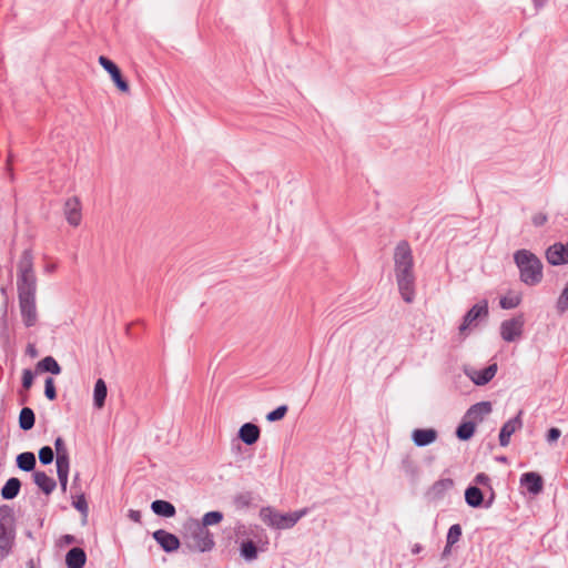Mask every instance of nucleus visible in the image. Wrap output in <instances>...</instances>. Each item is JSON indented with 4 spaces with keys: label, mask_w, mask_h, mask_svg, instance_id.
<instances>
[{
    "label": "nucleus",
    "mask_w": 568,
    "mask_h": 568,
    "mask_svg": "<svg viewBox=\"0 0 568 568\" xmlns=\"http://www.w3.org/2000/svg\"><path fill=\"white\" fill-rule=\"evenodd\" d=\"M514 262L519 271L520 281L527 286L538 285L544 277L541 260L531 251L517 250L514 253Z\"/></svg>",
    "instance_id": "1"
},
{
    "label": "nucleus",
    "mask_w": 568,
    "mask_h": 568,
    "mask_svg": "<svg viewBox=\"0 0 568 568\" xmlns=\"http://www.w3.org/2000/svg\"><path fill=\"white\" fill-rule=\"evenodd\" d=\"M16 541V519L8 505L0 506V556L7 558Z\"/></svg>",
    "instance_id": "2"
},
{
    "label": "nucleus",
    "mask_w": 568,
    "mask_h": 568,
    "mask_svg": "<svg viewBox=\"0 0 568 568\" xmlns=\"http://www.w3.org/2000/svg\"><path fill=\"white\" fill-rule=\"evenodd\" d=\"M307 514V509H301L288 514H282L267 506L260 510L261 520L271 528L284 530L294 527L301 518Z\"/></svg>",
    "instance_id": "3"
},
{
    "label": "nucleus",
    "mask_w": 568,
    "mask_h": 568,
    "mask_svg": "<svg viewBox=\"0 0 568 568\" xmlns=\"http://www.w3.org/2000/svg\"><path fill=\"white\" fill-rule=\"evenodd\" d=\"M396 280L414 275V258L407 241H400L394 252Z\"/></svg>",
    "instance_id": "4"
},
{
    "label": "nucleus",
    "mask_w": 568,
    "mask_h": 568,
    "mask_svg": "<svg viewBox=\"0 0 568 568\" xmlns=\"http://www.w3.org/2000/svg\"><path fill=\"white\" fill-rule=\"evenodd\" d=\"M525 326V317L518 314L500 324V336L507 343L517 342L521 338Z\"/></svg>",
    "instance_id": "5"
},
{
    "label": "nucleus",
    "mask_w": 568,
    "mask_h": 568,
    "mask_svg": "<svg viewBox=\"0 0 568 568\" xmlns=\"http://www.w3.org/2000/svg\"><path fill=\"white\" fill-rule=\"evenodd\" d=\"M19 310L26 327H33L38 322L36 294L18 295Z\"/></svg>",
    "instance_id": "6"
},
{
    "label": "nucleus",
    "mask_w": 568,
    "mask_h": 568,
    "mask_svg": "<svg viewBox=\"0 0 568 568\" xmlns=\"http://www.w3.org/2000/svg\"><path fill=\"white\" fill-rule=\"evenodd\" d=\"M214 545L213 535L210 530L202 526H197L191 534V542L187 544V547L191 550L205 552L210 551Z\"/></svg>",
    "instance_id": "7"
},
{
    "label": "nucleus",
    "mask_w": 568,
    "mask_h": 568,
    "mask_svg": "<svg viewBox=\"0 0 568 568\" xmlns=\"http://www.w3.org/2000/svg\"><path fill=\"white\" fill-rule=\"evenodd\" d=\"M488 302L486 300L475 304L464 316L459 333L464 334L469 327L476 326L477 321L488 317Z\"/></svg>",
    "instance_id": "8"
},
{
    "label": "nucleus",
    "mask_w": 568,
    "mask_h": 568,
    "mask_svg": "<svg viewBox=\"0 0 568 568\" xmlns=\"http://www.w3.org/2000/svg\"><path fill=\"white\" fill-rule=\"evenodd\" d=\"M497 364L493 363L483 369H476L473 367H466L465 374L471 379L475 385L484 386L488 384L497 373Z\"/></svg>",
    "instance_id": "9"
},
{
    "label": "nucleus",
    "mask_w": 568,
    "mask_h": 568,
    "mask_svg": "<svg viewBox=\"0 0 568 568\" xmlns=\"http://www.w3.org/2000/svg\"><path fill=\"white\" fill-rule=\"evenodd\" d=\"M99 63L100 65L110 74L112 81L116 85V88L122 92L129 91V84L123 79L122 73L119 69V67L109 58L104 55L99 57Z\"/></svg>",
    "instance_id": "10"
},
{
    "label": "nucleus",
    "mask_w": 568,
    "mask_h": 568,
    "mask_svg": "<svg viewBox=\"0 0 568 568\" xmlns=\"http://www.w3.org/2000/svg\"><path fill=\"white\" fill-rule=\"evenodd\" d=\"M521 414L523 412L520 410L515 417L510 418L503 425L499 433L500 446H508L511 435L523 427Z\"/></svg>",
    "instance_id": "11"
},
{
    "label": "nucleus",
    "mask_w": 568,
    "mask_h": 568,
    "mask_svg": "<svg viewBox=\"0 0 568 568\" xmlns=\"http://www.w3.org/2000/svg\"><path fill=\"white\" fill-rule=\"evenodd\" d=\"M152 536L165 552H173L178 550L181 545L180 539L174 534L164 529L155 530Z\"/></svg>",
    "instance_id": "12"
},
{
    "label": "nucleus",
    "mask_w": 568,
    "mask_h": 568,
    "mask_svg": "<svg viewBox=\"0 0 568 568\" xmlns=\"http://www.w3.org/2000/svg\"><path fill=\"white\" fill-rule=\"evenodd\" d=\"M546 258L551 265H561L568 263V242L566 244L555 243L546 251Z\"/></svg>",
    "instance_id": "13"
},
{
    "label": "nucleus",
    "mask_w": 568,
    "mask_h": 568,
    "mask_svg": "<svg viewBox=\"0 0 568 568\" xmlns=\"http://www.w3.org/2000/svg\"><path fill=\"white\" fill-rule=\"evenodd\" d=\"M63 212L70 225L78 226L81 223V203L77 196L69 197L65 201Z\"/></svg>",
    "instance_id": "14"
},
{
    "label": "nucleus",
    "mask_w": 568,
    "mask_h": 568,
    "mask_svg": "<svg viewBox=\"0 0 568 568\" xmlns=\"http://www.w3.org/2000/svg\"><path fill=\"white\" fill-rule=\"evenodd\" d=\"M453 487L454 480L452 478H442L430 486L426 496L433 501H438L442 500Z\"/></svg>",
    "instance_id": "15"
},
{
    "label": "nucleus",
    "mask_w": 568,
    "mask_h": 568,
    "mask_svg": "<svg viewBox=\"0 0 568 568\" xmlns=\"http://www.w3.org/2000/svg\"><path fill=\"white\" fill-rule=\"evenodd\" d=\"M399 468L412 483L418 481L420 476V467L410 454H405L402 456Z\"/></svg>",
    "instance_id": "16"
},
{
    "label": "nucleus",
    "mask_w": 568,
    "mask_h": 568,
    "mask_svg": "<svg viewBox=\"0 0 568 568\" xmlns=\"http://www.w3.org/2000/svg\"><path fill=\"white\" fill-rule=\"evenodd\" d=\"M18 295L37 294V276L34 273L17 274Z\"/></svg>",
    "instance_id": "17"
},
{
    "label": "nucleus",
    "mask_w": 568,
    "mask_h": 568,
    "mask_svg": "<svg viewBox=\"0 0 568 568\" xmlns=\"http://www.w3.org/2000/svg\"><path fill=\"white\" fill-rule=\"evenodd\" d=\"M491 403L490 402H479L471 405L466 414L465 419L473 420L475 425L484 419L485 416L491 413Z\"/></svg>",
    "instance_id": "18"
},
{
    "label": "nucleus",
    "mask_w": 568,
    "mask_h": 568,
    "mask_svg": "<svg viewBox=\"0 0 568 568\" xmlns=\"http://www.w3.org/2000/svg\"><path fill=\"white\" fill-rule=\"evenodd\" d=\"M438 433L434 428H416L412 433V440L417 447H426L437 439Z\"/></svg>",
    "instance_id": "19"
},
{
    "label": "nucleus",
    "mask_w": 568,
    "mask_h": 568,
    "mask_svg": "<svg viewBox=\"0 0 568 568\" xmlns=\"http://www.w3.org/2000/svg\"><path fill=\"white\" fill-rule=\"evenodd\" d=\"M399 294L406 303H413L415 298V275L396 280Z\"/></svg>",
    "instance_id": "20"
},
{
    "label": "nucleus",
    "mask_w": 568,
    "mask_h": 568,
    "mask_svg": "<svg viewBox=\"0 0 568 568\" xmlns=\"http://www.w3.org/2000/svg\"><path fill=\"white\" fill-rule=\"evenodd\" d=\"M260 435V427L253 423H245L239 429V438L248 446L255 444Z\"/></svg>",
    "instance_id": "21"
},
{
    "label": "nucleus",
    "mask_w": 568,
    "mask_h": 568,
    "mask_svg": "<svg viewBox=\"0 0 568 568\" xmlns=\"http://www.w3.org/2000/svg\"><path fill=\"white\" fill-rule=\"evenodd\" d=\"M520 483L530 494H538L542 490V478L537 473L530 471L523 474Z\"/></svg>",
    "instance_id": "22"
},
{
    "label": "nucleus",
    "mask_w": 568,
    "mask_h": 568,
    "mask_svg": "<svg viewBox=\"0 0 568 568\" xmlns=\"http://www.w3.org/2000/svg\"><path fill=\"white\" fill-rule=\"evenodd\" d=\"M87 562V554L80 547L71 548L65 555V565L68 568H83Z\"/></svg>",
    "instance_id": "23"
},
{
    "label": "nucleus",
    "mask_w": 568,
    "mask_h": 568,
    "mask_svg": "<svg viewBox=\"0 0 568 568\" xmlns=\"http://www.w3.org/2000/svg\"><path fill=\"white\" fill-rule=\"evenodd\" d=\"M33 481L45 495H50L57 487L55 480L42 470L33 471Z\"/></svg>",
    "instance_id": "24"
},
{
    "label": "nucleus",
    "mask_w": 568,
    "mask_h": 568,
    "mask_svg": "<svg viewBox=\"0 0 568 568\" xmlns=\"http://www.w3.org/2000/svg\"><path fill=\"white\" fill-rule=\"evenodd\" d=\"M34 273V256L31 248H26L18 261L17 274Z\"/></svg>",
    "instance_id": "25"
},
{
    "label": "nucleus",
    "mask_w": 568,
    "mask_h": 568,
    "mask_svg": "<svg viewBox=\"0 0 568 568\" xmlns=\"http://www.w3.org/2000/svg\"><path fill=\"white\" fill-rule=\"evenodd\" d=\"M152 511L162 517L171 518L175 516L176 509L173 504L166 500L156 499L151 504Z\"/></svg>",
    "instance_id": "26"
},
{
    "label": "nucleus",
    "mask_w": 568,
    "mask_h": 568,
    "mask_svg": "<svg viewBox=\"0 0 568 568\" xmlns=\"http://www.w3.org/2000/svg\"><path fill=\"white\" fill-rule=\"evenodd\" d=\"M465 501L469 507L479 508L484 504V494L477 486H469L465 490Z\"/></svg>",
    "instance_id": "27"
},
{
    "label": "nucleus",
    "mask_w": 568,
    "mask_h": 568,
    "mask_svg": "<svg viewBox=\"0 0 568 568\" xmlns=\"http://www.w3.org/2000/svg\"><path fill=\"white\" fill-rule=\"evenodd\" d=\"M21 481L17 477L9 478L1 488V497L6 500H11L19 495Z\"/></svg>",
    "instance_id": "28"
},
{
    "label": "nucleus",
    "mask_w": 568,
    "mask_h": 568,
    "mask_svg": "<svg viewBox=\"0 0 568 568\" xmlns=\"http://www.w3.org/2000/svg\"><path fill=\"white\" fill-rule=\"evenodd\" d=\"M17 467L23 471H32L36 468L37 459L32 452H24L16 458Z\"/></svg>",
    "instance_id": "29"
},
{
    "label": "nucleus",
    "mask_w": 568,
    "mask_h": 568,
    "mask_svg": "<svg viewBox=\"0 0 568 568\" xmlns=\"http://www.w3.org/2000/svg\"><path fill=\"white\" fill-rule=\"evenodd\" d=\"M55 465L59 483L62 491L64 493L68 486L70 462H65L64 458L60 457L55 458Z\"/></svg>",
    "instance_id": "30"
},
{
    "label": "nucleus",
    "mask_w": 568,
    "mask_h": 568,
    "mask_svg": "<svg viewBox=\"0 0 568 568\" xmlns=\"http://www.w3.org/2000/svg\"><path fill=\"white\" fill-rule=\"evenodd\" d=\"M106 394H108L106 384L102 378H99L95 382L94 390H93V403H94L95 407L102 408L104 406Z\"/></svg>",
    "instance_id": "31"
},
{
    "label": "nucleus",
    "mask_w": 568,
    "mask_h": 568,
    "mask_svg": "<svg viewBox=\"0 0 568 568\" xmlns=\"http://www.w3.org/2000/svg\"><path fill=\"white\" fill-rule=\"evenodd\" d=\"M36 423V415L32 408L23 407L19 414V427L22 430H30Z\"/></svg>",
    "instance_id": "32"
},
{
    "label": "nucleus",
    "mask_w": 568,
    "mask_h": 568,
    "mask_svg": "<svg viewBox=\"0 0 568 568\" xmlns=\"http://www.w3.org/2000/svg\"><path fill=\"white\" fill-rule=\"evenodd\" d=\"M475 429V423L464 418L456 429V436L460 440H468L474 436Z\"/></svg>",
    "instance_id": "33"
},
{
    "label": "nucleus",
    "mask_w": 568,
    "mask_h": 568,
    "mask_svg": "<svg viewBox=\"0 0 568 568\" xmlns=\"http://www.w3.org/2000/svg\"><path fill=\"white\" fill-rule=\"evenodd\" d=\"M37 371L49 372L53 375L61 373L59 363L52 356H45L37 364Z\"/></svg>",
    "instance_id": "34"
},
{
    "label": "nucleus",
    "mask_w": 568,
    "mask_h": 568,
    "mask_svg": "<svg viewBox=\"0 0 568 568\" xmlns=\"http://www.w3.org/2000/svg\"><path fill=\"white\" fill-rule=\"evenodd\" d=\"M253 495L251 491L239 493L233 498V504L236 509H245L252 505Z\"/></svg>",
    "instance_id": "35"
},
{
    "label": "nucleus",
    "mask_w": 568,
    "mask_h": 568,
    "mask_svg": "<svg viewBox=\"0 0 568 568\" xmlns=\"http://www.w3.org/2000/svg\"><path fill=\"white\" fill-rule=\"evenodd\" d=\"M240 550L245 560L252 561L257 558V547L252 540L243 541Z\"/></svg>",
    "instance_id": "36"
},
{
    "label": "nucleus",
    "mask_w": 568,
    "mask_h": 568,
    "mask_svg": "<svg viewBox=\"0 0 568 568\" xmlns=\"http://www.w3.org/2000/svg\"><path fill=\"white\" fill-rule=\"evenodd\" d=\"M223 519V514L217 510L206 513L202 518V527L206 528L207 526L216 525L221 523Z\"/></svg>",
    "instance_id": "37"
},
{
    "label": "nucleus",
    "mask_w": 568,
    "mask_h": 568,
    "mask_svg": "<svg viewBox=\"0 0 568 568\" xmlns=\"http://www.w3.org/2000/svg\"><path fill=\"white\" fill-rule=\"evenodd\" d=\"M462 537V527L459 524L452 525L448 529L446 541H448V546H454L459 541Z\"/></svg>",
    "instance_id": "38"
},
{
    "label": "nucleus",
    "mask_w": 568,
    "mask_h": 568,
    "mask_svg": "<svg viewBox=\"0 0 568 568\" xmlns=\"http://www.w3.org/2000/svg\"><path fill=\"white\" fill-rule=\"evenodd\" d=\"M520 296L513 295V296H504L499 301V305L503 310H511L517 307L520 304Z\"/></svg>",
    "instance_id": "39"
},
{
    "label": "nucleus",
    "mask_w": 568,
    "mask_h": 568,
    "mask_svg": "<svg viewBox=\"0 0 568 568\" xmlns=\"http://www.w3.org/2000/svg\"><path fill=\"white\" fill-rule=\"evenodd\" d=\"M54 459L53 449L50 446H43L39 450V460L42 465H50Z\"/></svg>",
    "instance_id": "40"
},
{
    "label": "nucleus",
    "mask_w": 568,
    "mask_h": 568,
    "mask_svg": "<svg viewBox=\"0 0 568 568\" xmlns=\"http://www.w3.org/2000/svg\"><path fill=\"white\" fill-rule=\"evenodd\" d=\"M54 447L57 452V458H64L65 462H70L69 453L65 447L64 440L62 437H57L54 440Z\"/></svg>",
    "instance_id": "41"
},
{
    "label": "nucleus",
    "mask_w": 568,
    "mask_h": 568,
    "mask_svg": "<svg viewBox=\"0 0 568 568\" xmlns=\"http://www.w3.org/2000/svg\"><path fill=\"white\" fill-rule=\"evenodd\" d=\"M287 413V406L286 405H281L278 407H276L274 410L270 412L267 415H266V419L268 422H277L280 419H282Z\"/></svg>",
    "instance_id": "42"
},
{
    "label": "nucleus",
    "mask_w": 568,
    "mask_h": 568,
    "mask_svg": "<svg viewBox=\"0 0 568 568\" xmlns=\"http://www.w3.org/2000/svg\"><path fill=\"white\" fill-rule=\"evenodd\" d=\"M44 395L49 400H54L57 398V390L52 377H48L44 382Z\"/></svg>",
    "instance_id": "43"
},
{
    "label": "nucleus",
    "mask_w": 568,
    "mask_h": 568,
    "mask_svg": "<svg viewBox=\"0 0 568 568\" xmlns=\"http://www.w3.org/2000/svg\"><path fill=\"white\" fill-rule=\"evenodd\" d=\"M73 507L79 510L84 517L88 516L89 507L84 495L78 496L73 503Z\"/></svg>",
    "instance_id": "44"
},
{
    "label": "nucleus",
    "mask_w": 568,
    "mask_h": 568,
    "mask_svg": "<svg viewBox=\"0 0 568 568\" xmlns=\"http://www.w3.org/2000/svg\"><path fill=\"white\" fill-rule=\"evenodd\" d=\"M33 383V373L31 369H24L22 373V386L26 389H29Z\"/></svg>",
    "instance_id": "45"
},
{
    "label": "nucleus",
    "mask_w": 568,
    "mask_h": 568,
    "mask_svg": "<svg viewBox=\"0 0 568 568\" xmlns=\"http://www.w3.org/2000/svg\"><path fill=\"white\" fill-rule=\"evenodd\" d=\"M548 221L547 214L539 212L531 217V222L536 227L542 226Z\"/></svg>",
    "instance_id": "46"
},
{
    "label": "nucleus",
    "mask_w": 568,
    "mask_h": 568,
    "mask_svg": "<svg viewBox=\"0 0 568 568\" xmlns=\"http://www.w3.org/2000/svg\"><path fill=\"white\" fill-rule=\"evenodd\" d=\"M561 435V432L559 428L557 427H551L548 433H547V436H546V439L549 444H552L555 443Z\"/></svg>",
    "instance_id": "47"
},
{
    "label": "nucleus",
    "mask_w": 568,
    "mask_h": 568,
    "mask_svg": "<svg viewBox=\"0 0 568 568\" xmlns=\"http://www.w3.org/2000/svg\"><path fill=\"white\" fill-rule=\"evenodd\" d=\"M474 481L477 484V485H481V486H489L490 484V478L487 474L485 473H479L475 476V479Z\"/></svg>",
    "instance_id": "48"
},
{
    "label": "nucleus",
    "mask_w": 568,
    "mask_h": 568,
    "mask_svg": "<svg viewBox=\"0 0 568 568\" xmlns=\"http://www.w3.org/2000/svg\"><path fill=\"white\" fill-rule=\"evenodd\" d=\"M77 542V539L73 535H63L61 538H60V545H71V544H74Z\"/></svg>",
    "instance_id": "49"
},
{
    "label": "nucleus",
    "mask_w": 568,
    "mask_h": 568,
    "mask_svg": "<svg viewBox=\"0 0 568 568\" xmlns=\"http://www.w3.org/2000/svg\"><path fill=\"white\" fill-rule=\"evenodd\" d=\"M128 517L134 523H141L142 515L139 510L130 509Z\"/></svg>",
    "instance_id": "50"
},
{
    "label": "nucleus",
    "mask_w": 568,
    "mask_h": 568,
    "mask_svg": "<svg viewBox=\"0 0 568 568\" xmlns=\"http://www.w3.org/2000/svg\"><path fill=\"white\" fill-rule=\"evenodd\" d=\"M489 489H490V496L488 497V499L486 501L484 500V504H483V506L485 508L491 507V505L494 504V500H495V493L490 486H489Z\"/></svg>",
    "instance_id": "51"
},
{
    "label": "nucleus",
    "mask_w": 568,
    "mask_h": 568,
    "mask_svg": "<svg viewBox=\"0 0 568 568\" xmlns=\"http://www.w3.org/2000/svg\"><path fill=\"white\" fill-rule=\"evenodd\" d=\"M548 0H532L534 7L536 10H540L545 7Z\"/></svg>",
    "instance_id": "52"
},
{
    "label": "nucleus",
    "mask_w": 568,
    "mask_h": 568,
    "mask_svg": "<svg viewBox=\"0 0 568 568\" xmlns=\"http://www.w3.org/2000/svg\"><path fill=\"white\" fill-rule=\"evenodd\" d=\"M422 549H423V547H422V545H420V544H415V545L413 546V548H412V552H413L414 555H416V554H419V552L422 551Z\"/></svg>",
    "instance_id": "53"
},
{
    "label": "nucleus",
    "mask_w": 568,
    "mask_h": 568,
    "mask_svg": "<svg viewBox=\"0 0 568 568\" xmlns=\"http://www.w3.org/2000/svg\"><path fill=\"white\" fill-rule=\"evenodd\" d=\"M450 548H452V546H448V541H446V546L443 551L444 557L450 554Z\"/></svg>",
    "instance_id": "54"
},
{
    "label": "nucleus",
    "mask_w": 568,
    "mask_h": 568,
    "mask_svg": "<svg viewBox=\"0 0 568 568\" xmlns=\"http://www.w3.org/2000/svg\"><path fill=\"white\" fill-rule=\"evenodd\" d=\"M55 265L54 264H50V265H47L44 271L48 272V273H51V272H54L55 271Z\"/></svg>",
    "instance_id": "55"
},
{
    "label": "nucleus",
    "mask_w": 568,
    "mask_h": 568,
    "mask_svg": "<svg viewBox=\"0 0 568 568\" xmlns=\"http://www.w3.org/2000/svg\"><path fill=\"white\" fill-rule=\"evenodd\" d=\"M29 351H30V353H31L32 355H34V354H36V351H34L33 346H31V345L29 346Z\"/></svg>",
    "instance_id": "56"
},
{
    "label": "nucleus",
    "mask_w": 568,
    "mask_h": 568,
    "mask_svg": "<svg viewBox=\"0 0 568 568\" xmlns=\"http://www.w3.org/2000/svg\"><path fill=\"white\" fill-rule=\"evenodd\" d=\"M499 460L500 462H506V457H500Z\"/></svg>",
    "instance_id": "57"
},
{
    "label": "nucleus",
    "mask_w": 568,
    "mask_h": 568,
    "mask_svg": "<svg viewBox=\"0 0 568 568\" xmlns=\"http://www.w3.org/2000/svg\"><path fill=\"white\" fill-rule=\"evenodd\" d=\"M0 560H3V558L0 556Z\"/></svg>",
    "instance_id": "58"
}]
</instances>
